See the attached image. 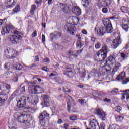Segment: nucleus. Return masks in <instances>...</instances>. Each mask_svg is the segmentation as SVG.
Returning a JSON list of instances; mask_svg holds the SVG:
<instances>
[{"instance_id": "obj_64", "label": "nucleus", "mask_w": 129, "mask_h": 129, "mask_svg": "<svg viewBox=\"0 0 129 129\" xmlns=\"http://www.w3.org/2000/svg\"><path fill=\"white\" fill-rule=\"evenodd\" d=\"M49 61H50V59H49V58H46L45 59H43V62H49Z\"/></svg>"}, {"instance_id": "obj_6", "label": "nucleus", "mask_w": 129, "mask_h": 129, "mask_svg": "<svg viewBox=\"0 0 129 129\" xmlns=\"http://www.w3.org/2000/svg\"><path fill=\"white\" fill-rule=\"evenodd\" d=\"M90 126L92 129H105V124L102 123L99 126V124L98 122L95 120H93L90 122ZM87 129H90L89 128H87Z\"/></svg>"}, {"instance_id": "obj_9", "label": "nucleus", "mask_w": 129, "mask_h": 129, "mask_svg": "<svg viewBox=\"0 0 129 129\" xmlns=\"http://www.w3.org/2000/svg\"><path fill=\"white\" fill-rule=\"evenodd\" d=\"M26 103H27V101L26 100V97L25 96L21 97L19 100L17 102V106L20 108H23V107H25L26 105Z\"/></svg>"}, {"instance_id": "obj_38", "label": "nucleus", "mask_w": 129, "mask_h": 129, "mask_svg": "<svg viewBox=\"0 0 129 129\" xmlns=\"http://www.w3.org/2000/svg\"><path fill=\"white\" fill-rule=\"evenodd\" d=\"M3 86L6 88V89H8V90L11 89V85L9 84L5 83L4 84Z\"/></svg>"}, {"instance_id": "obj_48", "label": "nucleus", "mask_w": 129, "mask_h": 129, "mask_svg": "<svg viewBox=\"0 0 129 129\" xmlns=\"http://www.w3.org/2000/svg\"><path fill=\"white\" fill-rule=\"evenodd\" d=\"M91 72L93 73V75H95V74H97V70L95 69H93Z\"/></svg>"}, {"instance_id": "obj_23", "label": "nucleus", "mask_w": 129, "mask_h": 129, "mask_svg": "<svg viewBox=\"0 0 129 129\" xmlns=\"http://www.w3.org/2000/svg\"><path fill=\"white\" fill-rule=\"evenodd\" d=\"M105 29V32H104V34H105V33H112V32H113V28H112V25H110L109 26H107L106 27H104Z\"/></svg>"}, {"instance_id": "obj_45", "label": "nucleus", "mask_w": 129, "mask_h": 129, "mask_svg": "<svg viewBox=\"0 0 129 129\" xmlns=\"http://www.w3.org/2000/svg\"><path fill=\"white\" fill-rule=\"evenodd\" d=\"M129 82V78L124 80L122 82V84H127Z\"/></svg>"}, {"instance_id": "obj_25", "label": "nucleus", "mask_w": 129, "mask_h": 129, "mask_svg": "<svg viewBox=\"0 0 129 129\" xmlns=\"http://www.w3.org/2000/svg\"><path fill=\"white\" fill-rule=\"evenodd\" d=\"M64 69L66 72L69 73L68 74V75H72V74H73V73H72V72H71V68L69 66H66V67H64Z\"/></svg>"}, {"instance_id": "obj_54", "label": "nucleus", "mask_w": 129, "mask_h": 129, "mask_svg": "<svg viewBox=\"0 0 129 129\" xmlns=\"http://www.w3.org/2000/svg\"><path fill=\"white\" fill-rule=\"evenodd\" d=\"M104 101H105V102L109 103L111 101V100L107 98H105V99H104Z\"/></svg>"}, {"instance_id": "obj_37", "label": "nucleus", "mask_w": 129, "mask_h": 129, "mask_svg": "<svg viewBox=\"0 0 129 129\" xmlns=\"http://www.w3.org/2000/svg\"><path fill=\"white\" fill-rule=\"evenodd\" d=\"M120 9L123 13H125V12L127 11V8L125 6H122Z\"/></svg>"}, {"instance_id": "obj_5", "label": "nucleus", "mask_w": 129, "mask_h": 129, "mask_svg": "<svg viewBox=\"0 0 129 129\" xmlns=\"http://www.w3.org/2000/svg\"><path fill=\"white\" fill-rule=\"evenodd\" d=\"M4 56L8 59H14L17 56V51L13 48L6 49L4 51Z\"/></svg>"}, {"instance_id": "obj_61", "label": "nucleus", "mask_w": 129, "mask_h": 129, "mask_svg": "<svg viewBox=\"0 0 129 129\" xmlns=\"http://www.w3.org/2000/svg\"><path fill=\"white\" fill-rule=\"evenodd\" d=\"M91 40L92 42H95L96 41V38L95 37H92Z\"/></svg>"}, {"instance_id": "obj_39", "label": "nucleus", "mask_w": 129, "mask_h": 129, "mask_svg": "<svg viewBox=\"0 0 129 129\" xmlns=\"http://www.w3.org/2000/svg\"><path fill=\"white\" fill-rule=\"evenodd\" d=\"M41 105H43L45 107L49 106V102L48 101H44V103H41Z\"/></svg>"}, {"instance_id": "obj_33", "label": "nucleus", "mask_w": 129, "mask_h": 129, "mask_svg": "<svg viewBox=\"0 0 129 129\" xmlns=\"http://www.w3.org/2000/svg\"><path fill=\"white\" fill-rule=\"evenodd\" d=\"M41 97L43 98L44 101H48L49 98H48V95H42Z\"/></svg>"}, {"instance_id": "obj_14", "label": "nucleus", "mask_w": 129, "mask_h": 129, "mask_svg": "<svg viewBox=\"0 0 129 129\" xmlns=\"http://www.w3.org/2000/svg\"><path fill=\"white\" fill-rule=\"evenodd\" d=\"M99 4L102 7H108L111 4V0H100Z\"/></svg>"}, {"instance_id": "obj_55", "label": "nucleus", "mask_w": 129, "mask_h": 129, "mask_svg": "<svg viewBox=\"0 0 129 129\" xmlns=\"http://www.w3.org/2000/svg\"><path fill=\"white\" fill-rule=\"evenodd\" d=\"M39 60H40V58H39V56H35V63H36V62H39Z\"/></svg>"}, {"instance_id": "obj_24", "label": "nucleus", "mask_w": 129, "mask_h": 129, "mask_svg": "<svg viewBox=\"0 0 129 129\" xmlns=\"http://www.w3.org/2000/svg\"><path fill=\"white\" fill-rule=\"evenodd\" d=\"M121 58L123 60H125L127 58H128V53H125V52H123L120 53Z\"/></svg>"}, {"instance_id": "obj_36", "label": "nucleus", "mask_w": 129, "mask_h": 129, "mask_svg": "<svg viewBox=\"0 0 129 129\" xmlns=\"http://www.w3.org/2000/svg\"><path fill=\"white\" fill-rule=\"evenodd\" d=\"M120 17H119V16H118V15H114L112 17H110V19L111 20H114V19H117L118 20H119V18Z\"/></svg>"}, {"instance_id": "obj_7", "label": "nucleus", "mask_w": 129, "mask_h": 129, "mask_svg": "<svg viewBox=\"0 0 129 129\" xmlns=\"http://www.w3.org/2000/svg\"><path fill=\"white\" fill-rule=\"evenodd\" d=\"M49 113H48L46 111H44L43 112L40 114L39 117V122L42 126H45V125H46V121L45 120V118H46V117H49Z\"/></svg>"}, {"instance_id": "obj_35", "label": "nucleus", "mask_w": 129, "mask_h": 129, "mask_svg": "<svg viewBox=\"0 0 129 129\" xmlns=\"http://www.w3.org/2000/svg\"><path fill=\"white\" fill-rule=\"evenodd\" d=\"M117 121H122L123 120V117L121 116H118L116 117Z\"/></svg>"}, {"instance_id": "obj_57", "label": "nucleus", "mask_w": 129, "mask_h": 129, "mask_svg": "<svg viewBox=\"0 0 129 129\" xmlns=\"http://www.w3.org/2000/svg\"><path fill=\"white\" fill-rule=\"evenodd\" d=\"M42 70H43V71H46V72H48V71H49V70H48V68L46 67H43L42 68Z\"/></svg>"}, {"instance_id": "obj_27", "label": "nucleus", "mask_w": 129, "mask_h": 129, "mask_svg": "<svg viewBox=\"0 0 129 129\" xmlns=\"http://www.w3.org/2000/svg\"><path fill=\"white\" fill-rule=\"evenodd\" d=\"M63 91L65 92V93H69V92H71V90L67 86H64L62 87Z\"/></svg>"}, {"instance_id": "obj_11", "label": "nucleus", "mask_w": 129, "mask_h": 129, "mask_svg": "<svg viewBox=\"0 0 129 129\" xmlns=\"http://www.w3.org/2000/svg\"><path fill=\"white\" fill-rule=\"evenodd\" d=\"M67 98L69 100V101L67 102L68 111L70 112V109L71 108V107H73V106H75V103H74V101H73L72 98L69 96V95H68Z\"/></svg>"}, {"instance_id": "obj_19", "label": "nucleus", "mask_w": 129, "mask_h": 129, "mask_svg": "<svg viewBox=\"0 0 129 129\" xmlns=\"http://www.w3.org/2000/svg\"><path fill=\"white\" fill-rule=\"evenodd\" d=\"M11 26H7L5 27H3L2 28V31L1 32V33L2 35H5V34H9L11 31Z\"/></svg>"}, {"instance_id": "obj_20", "label": "nucleus", "mask_w": 129, "mask_h": 129, "mask_svg": "<svg viewBox=\"0 0 129 129\" xmlns=\"http://www.w3.org/2000/svg\"><path fill=\"white\" fill-rule=\"evenodd\" d=\"M103 24L105 27L109 26H112V25H111V21H110V20L107 18H104L103 20Z\"/></svg>"}, {"instance_id": "obj_40", "label": "nucleus", "mask_w": 129, "mask_h": 129, "mask_svg": "<svg viewBox=\"0 0 129 129\" xmlns=\"http://www.w3.org/2000/svg\"><path fill=\"white\" fill-rule=\"evenodd\" d=\"M115 109L116 111H117V112H120V111H121V107L119 106H117L115 108Z\"/></svg>"}, {"instance_id": "obj_34", "label": "nucleus", "mask_w": 129, "mask_h": 129, "mask_svg": "<svg viewBox=\"0 0 129 129\" xmlns=\"http://www.w3.org/2000/svg\"><path fill=\"white\" fill-rule=\"evenodd\" d=\"M23 68V66L20 63H17V66L16 67V69L17 70H21Z\"/></svg>"}, {"instance_id": "obj_21", "label": "nucleus", "mask_w": 129, "mask_h": 129, "mask_svg": "<svg viewBox=\"0 0 129 129\" xmlns=\"http://www.w3.org/2000/svg\"><path fill=\"white\" fill-rule=\"evenodd\" d=\"M60 7L61 8V9H62L63 12L66 14H67V13L69 12V8L68 7V6L65 5V4L63 3H60Z\"/></svg>"}, {"instance_id": "obj_56", "label": "nucleus", "mask_w": 129, "mask_h": 129, "mask_svg": "<svg viewBox=\"0 0 129 129\" xmlns=\"http://www.w3.org/2000/svg\"><path fill=\"white\" fill-rule=\"evenodd\" d=\"M33 37H37V30H35L32 35Z\"/></svg>"}, {"instance_id": "obj_60", "label": "nucleus", "mask_w": 129, "mask_h": 129, "mask_svg": "<svg viewBox=\"0 0 129 129\" xmlns=\"http://www.w3.org/2000/svg\"><path fill=\"white\" fill-rule=\"evenodd\" d=\"M82 33L84 35H87V31H86L85 29L83 30L82 31Z\"/></svg>"}, {"instance_id": "obj_53", "label": "nucleus", "mask_w": 129, "mask_h": 129, "mask_svg": "<svg viewBox=\"0 0 129 129\" xmlns=\"http://www.w3.org/2000/svg\"><path fill=\"white\" fill-rule=\"evenodd\" d=\"M4 68L8 71L9 70V63H6L4 65Z\"/></svg>"}, {"instance_id": "obj_13", "label": "nucleus", "mask_w": 129, "mask_h": 129, "mask_svg": "<svg viewBox=\"0 0 129 129\" xmlns=\"http://www.w3.org/2000/svg\"><path fill=\"white\" fill-rule=\"evenodd\" d=\"M104 32H105L104 27H101L100 28L96 27L95 28V33L99 36H103V35H104Z\"/></svg>"}, {"instance_id": "obj_16", "label": "nucleus", "mask_w": 129, "mask_h": 129, "mask_svg": "<svg viewBox=\"0 0 129 129\" xmlns=\"http://www.w3.org/2000/svg\"><path fill=\"white\" fill-rule=\"evenodd\" d=\"M27 100L33 104H37L38 103V98L35 96H31L28 97Z\"/></svg>"}, {"instance_id": "obj_58", "label": "nucleus", "mask_w": 129, "mask_h": 129, "mask_svg": "<svg viewBox=\"0 0 129 129\" xmlns=\"http://www.w3.org/2000/svg\"><path fill=\"white\" fill-rule=\"evenodd\" d=\"M57 123L58 124H61L63 123V120H62V119H58V120L57 121Z\"/></svg>"}, {"instance_id": "obj_41", "label": "nucleus", "mask_w": 129, "mask_h": 129, "mask_svg": "<svg viewBox=\"0 0 129 129\" xmlns=\"http://www.w3.org/2000/svg\"><path fill=\"white\" fill-rule=\"evenodd\" d=\"M70 120H76L77 119V116L76 115H72L70 117Z\"/></svg>"}, {"instance_id": "obj_4", "label": "nucleus", "mask_w": 129, "mask_h": 129, "mask_svg": "<svg viewBox=\"0 0 129 129\" xmlns=\"http://www.w3.org/2000/svg\"><path fill=\"white\" fill-rule=\"evenodd\" d=\"M14 35L8 37V39L13 44H19L20 40H22L23 34L18 30H14L13 32Z\"/></svg>"}, {"instance_id": "obj_30", "label": "nucleus", "mask_w": 129, "mask_h": 129, "mask_svg": "<svg viewBox=\"0 0 129 129\" xmlns=\"http://www.w3.org/2000/svg\"><path fill=\"white\" fill-rule=\"evenodd\" d=\"M20 5H17L13 9V12L14 13H18V12H20Z\"/></svg>"}, {"instance_id": "obj_49", "label": "nucleus", "mask_w": 129, "mask_h": 129, "mask_svg": "<svg viewBox=\"0 0 129 129\" xmlns=\"http://www.w3.org/2000/svg\"><path fill=\"white\" fill-rule=\"evenodd\" d=\"M12 0H5V4H7V7H9V5H11Z\"/></svg>"}, {"instance_id": "obj_51", "label": "nucleus", "mask_w": 129, "mask_h": 129, "mask_svg": "<svg viewBox=\"0 0 129 129\" xmlns=\"http://www.w3.org/2000/svg\"><path fill=\"white\" fill-rule=\"evenodd\" d=\"M93 95H94L95 97H97V96H99V95H100V94L96 92H94L93 93Z\"/></svg>"}, {"instance_id": "obj_3", "label": "nucleus", "mask_w": 129, "mask_h": 129, "mask_svg": "<svg viewBox=\"0 0 129 129\" xmlns=\"http://www.w3.org/2000/svg\"><path fill=\"white\" fill-rule=\"evenodd\" d=\"M14 116L17 119L18 122L25 123L26 126H30V122L29 121L28 115L17 112L15 114Z\"/></svg>"}, {"instance_id": "obj_31", "label": "nucleus", "mask_w": 129, "mask_h": 129, "mask_svg": "<svg viewBox=\"0 0 129 129\" xmlns=\"http://www.w3.org/2000/svg\"><path fill=\"white\" fill-rule=\"evenodd\" d=\"M77 48L78 49H81V47L83 46V44L79 41H77Z\"/></svg>"}, {"instance_id": "obj_12", "label": "nucleus", "mask_w": 129, "mask_h": 129, "mask_svg": "<svg viewBox=\"0 0 129 129\" xmlns=\"http://www.w3.org/2000/svg\"><path fill=\"white\" fill-rule=\"evenodd\" d=\"M120 44H121V39L120 37H117L112 42V47L114 49H116Z\"/></svg>"}, {"instance_id": "obj_18", "label": "nucleus", "mask_w": 129, "mask_h": 129, "mask_svg": "<svg viewBox=\"0 0 129 129\" xmlns=\"http://www.w3.org/2000/svg\"><path fill=\"white\" fill-rule=\"evenodd\" d=\"M33 90L34 93H36L37 94H39V93H43V92H44V90L39 86H35L33 88Z\"/></svg>"}, {"instance_id": "obj_28", "label": "nucleus", "mask_w": 129, "mask_h": 129, "mask_svg": "<svg viewBox=\"0 0 129 129\" xmlns=\"http://www.w3.org/2000/svg\"><path fill=\"white\" fill-rule=\"evenodd\" d=\"M37 8V6L35 5H33L31 7V10L30 11V13L32 15H34V14H35V13L34 12H35V11H36V9Z\"/></svg>"}, {"instance_id": "obj_26", "label": "nucleus", "mask_w": 129, "mask_h": 129, "mask_svg": "<svg viewBox=\"0 0 129 129\" xmlns=\"http://www.w3.org/2000/svg\"><path fill=\"white\" fill-rule=\"evenodd\" d=\"M7 97V95L3 92L0 93V98H1V102H4L5 101V98Z\"/></svg>"}, {"instance_id": "obj_59", "label": "nucleus", "mask_w": 129, "mask_h": 129, "mask_svg": "<svg viewBox=\"0 0 129 129\" xmlns=\"http://www.w3.org/2000/svg\"><path fill=\"white\" fill-rule=\"evenodd\" d=\"M72 57L73 58H76V57H77V55H76V54H73L69 55V58H72Z\"/></svg>"}, {"instance_id": "obj_17", "label": "nucleus", "mask_w": 129, "mask_h": 129, "mask_svg": "<svg viewBox=\"0 0 129 129\" xmlns=\"http://www.w3.org/2000/svg\"><path fill=\"white\" fill-rule=\"evenodd\" d=\"M72 11L76 14L77 16L81 15V9L78 6H74L72 8Z\"/></svg>"}, {"instance_id": "obj_29", "label": "nucleus", "mask_w": 129, "mask_h": 129, "mask_svg": "<svg viewBox=\"0 0 129 129\" xmlns=\"http://www.w3.org/2000/svg\"><path fill=\"white\" fill-rule=\"evenodd\" d=\"M122 28L125 31V32H128L129 24L122 25Z\"/></svg>"}, {"instance_id": "obj_10", "label": "nucleus", "mask_w": 129, "mask_h": 129, "mask_svg": "<svg viewBox=\"0 0 129 129\" xmlns=\"http://www.w3.org/2000/svg\"><path fill=\"white\" fill-rule=\"evenodd\" d=\"M96 114H97L100 118H101L102 120H105L106 119V115L105 113L103 111V110L98 108L96 110Z\"/></svg>"}, {"instance_id": "obj_63", "label": "nucleus", "mask_w": 129, "mask_h": 129, "mask_svg": "<svg viewBox=\"0 0 129 129\" xmlns=\"http://www.w3.org/2000/svg\"><path fill=\"white\" fill-rule=\"evenodd\" d=\"M13 80L17 82V81H18V76H16L15 78H14Z\"/></svg>"}, {"instance_id": "obj_47", "label": "nucleus", "mask_w": 129, "mask_h": 129, "mask_svg": "<svg viewBox=\"0 0 129 129\" xmlns=\"http://www.w3.org/2000/svg\"><path fill=\"white\" fill-rule=\"evenodd\" d=\"M115 90H117V91H118V89L117 88H115L113 89L111 91H110V93H117V92Z\"/></svg>"}, {"instance_id": "obj_46", "label": "nucleus", "mask_w": 129, "mask_h": 129, "mask_svg": "<svg viewBox=\"0 0 129 129\" xmlns=\"http://www.w3.org/2000/svg\"><path fill=\"white\" fill-rule=\"evenodd\" d=\"M20 91L21 92H22V93L25 92L26 91V90H25V86H23L22 87V85L20 86Z\"/></svg>"}, {"instance_id": "obj_22", "label": "nucleus", "mask_w": 129, "mask_h": 129, "mask_svg": "<svg viewBox=\"0 0 129 129\" xmlns=\"http://www.w3.org/2000/svg\"><path fill=\"white\" fill-rule=\"evenodd\" d=\"M125 78V72H122L120 74L116 77L117 80L120 81V80H123Z\"/></svg>"}, {"instance_id": "obj_44", "label": "nucleus", "mask_w": 129, "mask_h": 129, "mask_svg": "<svg viewBox=\"0 0 129 129\" xmlns=\"http://www.w3.org/2000/svg\"><path fill=\"white\" fill-rule=\"evenodd\" d=\"M78 102H79V103H80L82 105V104H84V103H85V100L84 99H79L78 100Z\"/></svg>"}, {"instance_id": "obj_8", "label": "nucleus", "mask_w": 129, "mask_h": 129, "mask_svg": "<svg viewBox=\"0 0 129 129\" xmlns=\"http://www.w3.org/2000/svg\"><path fill=\"white\" fill-rule=\"evenodd\" d=\"M65 30H67L68 33L71 35H75V27L70 23H68L64 26Z\"/></svg>"}, {"instance_id": "obj_42", "label": "nucleus", "mask_w": 129, "mask_h": 129, "mask_svg": "<svg viewBox=\"0 0 129 129\" xmlns=\"http://www.w3.org/2000/svg\"><path fill=\"white\" fill-rule=\"evenodd\" d=\"M101 47V44L99 43V42H97V44H95V47L96 49H99Z\"/></svg>"}, {"instance_id": "obj_2", "label": "nucleus", "mask_w": 129, "mask_h": 129, "mask_svg": "<svg viewBox=\"0 0 129 129\" xmlns=\"http://www.w3.org/2000/svg\"><path fill=\"white\" fill-rule=\"evenodd\" d=\"M102 52H97L94 56V59L97 62H102L106 59L107 57V53L110 50L108 49V47L106 44H104L102 47Z\"/></svg>"}, {"instance_id": "obj_62", "label": "nucleus", "mask_w": 129, "mask_h": 129, "mask_svg": "<svg viewBox=\"0 0 129 129\" xmlns=\"http://www.w3.org/2000/svg\"><path fill=\"white\" fill-rule=\"evenodd\" d=\"M27 109L29 110H34V107H30V106H28L27 107Z\"/></svg>"}, {"instance_id": "obj_32", "label": "nucleus", "mask_w": 129, "mask_h": 129, "mask_svg": "<svg viewBox=\"0 0 129 129\" xmlns=\"http://www.w3.org/2000/svg\"><path fill=\"white\" fill-rule=\"evenodd\" d=\"M129 24L128 20L123 18L122 20V25H127Z\"/></svg>"}, {"instance_id": "obj_43", "label": "nucleus", "mask_w": 129, "mask_h": 129, "mask_svg": "<svg viewBox=\"0 0 129 129\" xmlns=\"http://www.w3.org/2000/svg\"><path fill=\"white\" fill-rule=\"evenodd\" d=\"M102 11L103 12V13L104 14H107V13L108 12V9H107V8H103L102 10Z\"/></svg>"}, {"instance_id": "obj_15", "label": "nucleus", "mask_w": 129, "mask_h": 129, "mask_svg": "<svg viewBox=\"0 0 129 129\" xmlns=\"http://www.w3.org/2000/svg\"><path fill=\"white\" fill-rule=\"evenodd\" d=\"M51 41H53L54 39H59L61 37V33L59 32H55L50 34Z\"/></svg>"}, {"instance_id": "obj_50", "label": "nucleus", "mask_w": 129, "mask_h": 129, "mask_svg": "<svg viewBox=\"0 0 129 129\" xmlns=\"http://www.w3.org/2000/svg\"><path fill=\"white\" fill-rule=\"evenodd\" d=\"M15 5H16V2H13L12 4H9V6H7V8H13L14 6H15Z\"/></svg>"}, {"instance_id": "obj_1", "label": "nucleus", "mask_w": 129, "mask_h": 129, "mask_svg": "<svg viewBox=\"0 0 129 129\" xmlns=\"http://www.w3.org/2000/svg\"><path fill=\"white\" fill-rule=\"evenodd\" d=\"M116 58H117V54L114 53L112 55L108 57L107 60L106 61L105 64V68L106 69V72H109L110 73L111 70V68L110 65H115L113 68L112 73L114 74L115 72H117V70L119 69L120 67H121V64L120 63L116 62Z\"/></svg>"}, {"instance_id": "obj_52", "label": "nucleus", "mask_w": 129, "mask_h": 129, "mask_svg": "<svg viewBox=\"0 0 129 129\" xmlns=\"http://www.w3.org/2000/svg\"><path fill=\"white\" fill-rule=\"evenodd\" d=\"M83 51V48H82V49L77 50V55H80V54H81Z\"/></svg>"}]
</instances>
